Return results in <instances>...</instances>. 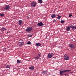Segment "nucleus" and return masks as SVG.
Returning a JSON list of instances; mask_svg holds the SVG:
<instances>
[{
  "label": "nucleus",
  "instance_id": "423d86ee",
  "mask_svg": "<svg viewBox=\"0 0 76 76\" xmlns=\"http://www.w3.org/2000/svg\"><path fill=\"white\" fill-rule=\"evenodd\" d=\"M36 5H37V3H36L35 2H33L32 3H31V6H32L33 7H35Z\"/></svg>",
  "mask_w": 76,
  "mask_h": 76
},
{
  "label": "nucleus",
  "instance_id": "2f4dec72",
  "mask_svg": "<svg viewBox=\"0 0 76 76\" xmlns=\"http://www.w3.org/2000/svg\"><path fill=\"white\" fill-rule=\"evenodd\" d=\"M32 35H29V37H32Z\"/></svg>",
  "mask_w": 76,
  "mask_h": 76
},
{
  "label": "nucleus",
  "instance_id": "9b49d317",
  "mask_svg": "<svg viewBox=\"0 0 76 76\" xmlns=\"http://www.w3.org/2000/svg\"><path fill=\"white\" fill-rule=\"evenodd\" d=\"M70 30V26H68L66 29V31H69Z\"/></svg>",
  "mask_w": 76,
  "mask_h": 76
},
{
  "label": "nucleus",
  "instance_id": "393cba45",
  "mask_svg": "<svg viewBox=\"0 0 76 76\" xmlns=\"http://www.w3.org/2000/svg\"><path fill=\"white\" fill-rule=\"evenodd\" d=\"M10 66L9 65H7L6 66V68H9V69H10Z\"/></svg>",
  "mask_w": 76,
  "mask_h": 76
},
{
  "label": "nucleus",
  "instance_id": "cd10ccee",
  "mask_svg": "<svg viewBox=\"0 0 76 76\" xmlns=\"http://www.w3.org/2000/svg\"><path fill=\"white\" fill-rule=\"evenodd\" d=\"M6 51V48H4L3 49V51Z\"/></svg>",
  "mask_w": 76,
  "mask_h": 76
},
{
  "label": "nucleus",
  "instance_id": "aec40b11",
  "mask_svg": "<svg viewBox=\"0 0 76 76\" xmlns=\"http://www.w3.org/2000/svg\"><path fill=\"white\" fill-rule=\"evenodd\" d=\"M24 44V42H20V46H22V45H23V44Z\"/></svg>",
  "mask_w": 76,
  "mask_h": 76
},
{
  "label": "nucleus",
  "instance_id": "dca6fc26",
  "mask_svg": "<svg viewBox=\"0 0 76 76\" xmlns=\"http://www.w3.org/2000/svg\"><path fill=\"white\" fill-rule=\"evenodd\" d=\"M35 45L37 46H40L41 45V44L39 43H37L35 44Z\"/></svg>",
  "mask_w": 76,
  "mask_h": 76
},
{
  "label": "nucleus",
  "instance_id": "b1692460",
  "mask_svg": "<svg viewBox=\"0 0 76 76\" xmlns=\"http://www.w3.org/2000/svg\"><path fill=\"white\" fill-rule=\"evenodd\" d=\"M61 23H64L65 22L64 21L62 20L61 21Z\"/></svg>",
  "mask_w": 76,
  "mask_h": 76
},
{
  "label": "nucleus",
  "instance_id": "4be33fe9",
  "mask_svg": "<svg viewBox=\"0 0 76 76\" xmlns=\"http://www.w3.org/2000/svg\"><path fill=\"white\" fill-rule=\"evenodd\" d=\"M58 17H57V19H60L61 18V16L60 15H58Z\"/></svg>",
  "mask_w": 76,
  "mask_h": 76
},
{
  "label": "nucleus",
  "instance_id": "4468645a",
  "mask_svg": "<svg viewBox=\"0 0 76 76\" xmlns=\"http://www.w3.org/2000/svg\"><path fill=\"white\" fill-rule=\"evenodd\" d=\"M29 69L30 70H34V66H30L29 68Z\"/></svg>",
  "mask_w": 76,
  "mask_h": 76
},
{
  "label": "nucleus",
  "instance_id": "c9c22d12",
  "mask_svg": "<svg viewBox=\"0 0 76 76\" xmlns=\"http://www.w3.org/2000/svg\"><path fill=\"white\" fill-rule=\"evenodd\" d=\"M75 66H76V65H75Z\"/></svg>",
  "mask_w": 76,
  "mask_h": 76
},
{
  "label": "nucleus",
  "instance_id": "20e7f679",
  "mask_svg": "<svg viewBox=\"0 0 76 76\" xmlns=\"http://www.w3.org/2000/svg\"><path fill=\"white\" fill-rule=\"evenodd\" d=\"M64 60H69V57L66 54L64 55Z\"/></svg>",
  "mask_w": 76,
  "mask_h": 76
},
{
  "label": "nucleus",
  "instance_id": "f03ea898",
  "mask_svg": "<svg viewBox=\"0 0 76 76\" xmlns=\"http://www.w3.org/2000/svg\"><path fill=\"white\" fill-rule=\"evenodd\" d=\"M32 27H27V28L26 29V32H30L32 30Z\"/></svg>",
  "mask_w": 76,
  "mask_h": 76
},
{
  "label": "nucleus",
  "instance_id": "7c9ffc66",
  "mask_svg": "<svg viewBox=\"0 0 76 76\" xmlns=\"http://www.w3.org/2000/svg\"><path fill=\"white\" fill-rule=\"evenodd\" d=\"M56 21V20H53V23H54V22H55Z\"/></svg>",
  "mask_w": 76,
  "mask_h": 76
},
{
  "label": "nucleus",
  "instance_id": "a211bd4d",
  "mask_svg": "<svg viewBox=\"0 0 76 76\" xmlns=\"http://www.w3.org/2000/svg\"><path fill=\"white\" fill-rule=\"evenodd\" d=\"M63 72H62V70L60 71L59 73L61 75H63Z\"/></svg>",
  "mask_w": 76,
  "mask_h": 76
},
{
  "label": "nucleus",
  "instance_id": "72a5a7b5",
  "mask_svg": "<svg viewBox=\"0 0 76 76\" xmlns=\"http://www.w3.org/2000/svg\"><path fill=\"white\" fill-rule=\"evenodd\" d=\"M65 76H67V74H65Z\"/></svg>",
  "mask_w": 76,
  "mask_h": 76
},
{
  "label": "nucleus",
  "instance_id": "9d476101",
  "mask_svg": "<svg viewBox=\"0 0 76 76\" xmlns=\"http://www.w3.org/2000/svg\"><path fill=\"white\" fill-rule=\"evenodd\" d=\"M18 22V24L19 25H21L23 23V21L22 20H19Z\"/></svg>",
  "mask_w": 76,
  "mask_h": 76
},
{
  "label": "nucleus",
  "instance_id": "a878e982",
  "mask_svg": "<svg viewBox=\"0 0 76 76\" xmlns=\"http://www.w3.org/2000/svg\"><path fill=\"white\" fill-rule=\"evenodd\" d=\"M43 73L44 75H46V71H43Z\"/></svg>",
  "mask_w": 76,
  "mask_h": 76
},
{
  "label": "nucleus",
  "instance_id": "6e6552de",
  "mask_svg": "<svg viewBox=\"0 0 76 76\" xmlns=\"http://www.w3.org/2000/svg\"><path fill=\"white\" fill-rule=\"evenodd\" d=\"M4 30L5 31H6L7 29L4 27H2V28L0 29V31H1V32H3Z\"/></svg>",
  "mask_w": 76,
  "mask_h": 76
},
{
  "label": "nucleus",
  "instance_id": "39448f33",
  "mask_svg": "<svg viewBox=\"0 0 76 76\" xmlns=\"http://www.w3.org/2000/svg\"><path fill=\"white\" fill-rule=\"evenodd\" d=\"M4 9L5 10H7L10 9V6L9 5H6L4 8Z\"/></svg>",
  "mask_w": 76,
  "mask_h": 76
},
{
  "label": "nucleus",
  "instance_id": "1a4fd4ad",
  "mask_svg": "<svg viewBox=\"0 0 76 76\" xmlns=\"http://www.w3.org/2000/svg\"><path fill=\"white\" fill-rule=\"evenodd\" d=\"M70 71H71V70L69 69L64 70L63 71L62 70V73H64V72H70Z\"/></svg>",
  "mask_w": 76,
  "mask_h": 76
},
{
  "label": "nucleus",
  "instance_id": "7ed1b4c3",
  "mask_svg": "<svg viewBox=\"0 0 76 76\" xmlns=\"http://www.w3.org/2000/svg\"><path fill=\"white\" fill-rule=\"evenodd\" d=\"M54 55V54H53V53H51L50 54H49L48 55V56L47 57V58H52L53 57V56Z\"/></svg>",
  "mask_w": 76,
  "mask_h": 76
},
{
  "label": "nucleus",
  "instance_id": "bb28decb",
  "mask_svg": "<svg viewBox=\"0 0 76 76\" xmlns=\"http://www.w3.org/2000/svg\"><path fill=\"white\" fill-rule=\"evenodd\" d=\"M23 40L22 39H20V40L19 41V42H23Z\"/></svg>",
  "mask_w": 76,
  "mask_h": 76
},
{
  "label": "nucleus",
  "instance_id": "f8f14e48",
  "mask_svg": "<svg viewBox=\"0 0 76 76\" xmlns=\"http://www.w3.org/2000/svg\"><path fill=\"white\" fill-rule=\"evenodd\" d=\"M40 54H39L37 56L36 58H35V59H37V60H38V59H39V58L40 57Z\"/></svg>",
  "mask_w": 76,
  "mask_h": 76
},
{
  "label": "nucleus",
  "instance_id": "0eeeda50",
  "mask_svg": "<svg viewBox=\"0 0 76 76\" xmlns=\"http://www.w3.org/2000/svg\"><path fill=\"white\" fill-rule=\"evenodd\" d=\"M37 25H38V26H41L44 25V24L42 23V22H41L39 23H38L37 24Z\"/></svg>",
  "mask_w": 76,
  "mask_h": 76
},
{
  "label": "nucleus",
  "instance_id": "473e14b6",
  "mask_svg": "<svg viewBox=\"0 0 76 76\" xmlns=\"http://www.w3.org/2000/svg\"><path fill=\"white\" fill-rule=\"evenodd\" d=\"M75 29H76V26H75Z\"/></svg>",
  "mask_w": 76,
  "mask_h": 76
},
{
  "label": "nucleus",
  "instance_id": "6ab92c4d",
  "mask_svg": "<svg viewBox=\"0 0 76 76\" xmlns=\"http://www.w3.org/2000/svg\"><path fill=\"white\" fill-rule=\"evenodd\" d=\"M17 63H21V61L19 60H18L17 61Z\"/></svg>",
  "mask_w": 76,
  "mask_h": 76
},
{
  "label": "nucleus",
  "instance_id": "412c9836",
  "mask_svg": "<svg viewBox=\"0 0 76 76\" xmlns=\"http://www.w3.org/2000/svg\"><path fill=\"white\" fill-rule=\"evenodd\" d=\"M0 15L1 16L3 17V16H4V14L3 13H1L0 14Z\"/></svg>",
  "mask_w": 76,
  "mask_h": 76
},
{
  "label": "nucleus",
  "instance_id": "5701e85b",
  "mask_svg": "<svg viewBox=\"0 0 76 76\" xmlns=\"http://www.w3.org/2000/svg\"><path fill=\"white\" fill-rule=\"evenodd\" d=\"M27 44L29 45V44H31V42L29 41L28 43H27Z\"/></svg>",
  "mask_w": 76,
  "mask_h": 76
},
{
  "label": "nucleus",
  "instance_id": "ddd939ff",
  "mask_svg": "<svg viewBox=\"0 0 76 76\" xmlns=\"http://www.w3.org/2000/svg\"><path fill=\"white\" fill-rule=\"evenodd\" d=\"M56 16V15L55 14H53L51 15V17L52 18H54Z\"/></svg>",
  "mask_w": 76,
  "mask_h": 76
},
{
  "label": "nucleus",
  "instance_id": "c756f323",
  "mask_svg": "<svg viewBox=\"0 0 76 76\" xmlns=\"http://www.w3.org/2000/svg\"><path fill=\"white\" fill-rule=\"evenodd\" d=\"M21 42H19L18 43V44L20 46V43Z\"/></svg>",
  "mask_w": 76,
  "mask_h": 76
},
{
  "label": "nucleus",
  "instance_id": "f704fd0d",
  "mask_svg": "<svg viewBox=\"0 0 76 76\" xmlns=\"http://www.w3.org/2000/svg\"><path fill=\"white\" fill-rule=\"evenodd\" d=\"M29 18V17H28V18Z\"/></svg>",
  "mask_w": 76,
  "mask_h": 76
},
{
  "label": "nucleus",
  "instance_id": "f257e3e1",
  "mask_svg": "<svg viewBox=\"0 0 76 76\" xmlns=\"http://www.w3.org/2000/svg\"><path fill=\"white\" fill-rule=\"evenodd\" d=\"M69 47H70L71 49H74L76 48V45L74 43H71L69 45Z\"/></svg>",
  "mask_w": 76,
  "mask_h": 76
},
{
  "label": "nucleus",
  "instance_id": "c85d7f7f",
  "mask_svg": "<svg viewBox=\"0 0 76 76\" xmlns=\"http://www.w3.org/2000/svg\"><path fill=\"white\" fill-rule=\"evenodd\" d=\"M72 14H69V17H72Z\"/></svg>",
  "mask_w": 76,
  "mask_h": 76
},
{
  "label": "nucleus",
  "instance_id": "f3484780",
  "mask_svg": "<svg viewBox=\"0 0 76 76\" xmlns=\"http://www.w3.org/2000/svg\"><path fill=\"white\" fill-rule=\"evenodd\" d=\"M38 1L39 3H42V0H38Z\"/></svg>",
  "mask_w": 76,
  "mask_h": 76
},
{
  "label": "nucleus",
  "instance_id": "2eb2a0df",
  "mask_svg": "<svg viewBox=\"0 0 76 76\" xmlns=\"http://www.w3.org/2000/svg\"><path fill=\"white\" fill-rule=\"evenodd\" d=\"M70 28H72V29H75V27L74 26L71 25L70 26Z\"/></svg>",
  "mask_w": 76,
  "mask_h": 76
}]
</instances>
